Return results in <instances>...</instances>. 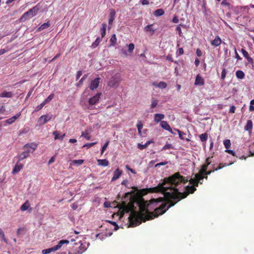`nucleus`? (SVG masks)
Wrapping results in <instances>:
<instances>
[{
	"instance_id": "nucleus-1",
	"label": "nucleus",
	"mask_w": 254,
	"mask_h": 254,
	"mask_svg": "<svg viewBox=\"0 0 254 254\" xmlns=\"http://www.w3.org/2000/svg\"><path fill=\"white\" fill-rule=\"evenodd\" d=\"M188 182L187 179L180 175V173L178 172L171 176L165 178L162 183H159L155 187L150 188L147 190H142V192L145 191L144 194H146L148 190L150 192H162L163 193L164 197L151 199V203L160 202L164 199H165V202L162 203L159 207L155 208L154 212H150L147 215L132 211L128 217L130 226H136L141 224L142 221L145 222L164 214L181 199L186 198L189 194L193 193L196 190L195 186H188L186 187V191L184 192H179V189L176 188L180 183L186 184Z\"/></svg>"
},
{
	"instance_id": "nucleus-2",
	"label": "nucleus",
	"mask_w": 254,
	"mask_h": 254,
	"mask_svg": "<svg viewBox=\"0 0 254 254\" xmlns=\"http://www.w3.org/2000/svg\"><path fill=\"white\" fill-rule=\"evenodd\" d=\"M37 147V144L34 143H27L23 146V149H27L26 150L22 152V153L18 154L15 158H16L19 161H20L24 159L27 158L31 152L29 148L32 149L33 152Z\"/></svg>"
},
{
	"instance_id": "nucleus-3",
	"label": "nucleus",
	"mask_w": 254,
	"mask_h": 254,
	"mask_svg": "<svg viewBox=\"0 0 254 254\" xmlns=\"http://www.w3.org/2000/svg\"><path fill=\"white\" fill-rule=\"evenodd\" d=\"M39 8L37 6H34L32 8L28 10L27 12H25L19 18L20 22L25 21L28 18H32L37 14L39 11Z\"/></svg>"
},
{
	"instance_id": "nucleus-4",
	"label": "nucleus",
	"mask_w": 254,
	"mask_h": 254,
	"mask_svg": "<svg viewBox=\"0 0 254 254\" xmlns=\"http://www.w3.org/2000/svg\"><path fill=\"white\" fill-rule=\"evenodd\" d=\"M122 80L121 76L119 73H116L112 77L108 82V85L111 87H118Z\"/></svg>"
},
{
	"instance_id": "nucleus-5",
	"label": "nucleus",
	"mask_w": 254,
	"mask_h": 254,
	"mask_svg": "<svg viewBox=\"0 0 254 254\" xmlns=\"http://www.w3.org/2000/svg\"><path fill=\"white\" fill-rule=\"evenodd\" d=\"M52 117V115H44L41 116L38 120V122L39 123L40 126H42L47 123L48 121L51 120Z\"/></svg>"
},
{
	"instance_id": "nucleus-6",
	"label": "nucleus",
	"mask_w": 254,
	"mask_h": 254,
	"mask_svg": "<svg viewBox=\"0 0 254 254\" xmlns=\"http://www.w3.org/2000/svg\"><path fill=\"white\" fill-rule=\"evenodd\" d=\"M68 243H69V241L66 240H62L60 241L57 245H56L53 247H52L51 248H49L50 253L54 252L59 250V249H60L61 248L62 246L64 244H68Z\"/></svg>"
},
{
	"instance_id": "nucleus-7",
	"label": "nucleus",
	"mask_w": 254,
	"mask_h": 254,
	"mask_svg": "<svg viewBox=\"0 0 254 254\" xmlns=\"http://www.w3.org/2000/svg\"><path fill=\"white\" fill-rule=\"evenodd\" d=\"M101 95V93H98L95 96L90 98L89 100V104L91 105H94L96 104L99 101Z\"/></svg>"
},
{
	"instance_id": "nucleus-8",
	"label": "nucleus",
	"mask_w": 254,
	"mask_h": 254,
	"mask_svg": "<svg viewBox=\"0 0 254 254\" xmlns=\"http://www.w3.org/2000/svg\"><path fill=\"white\" fill-rule=\"evenodd\" d=\"M100 78H96L91 81L90 89L91 90L96 89L99 85Z\"/></svg>"
},
{
	"instance_id": "nucleus-9",
	"label": "nucleus",
	"mask_w": 254,
	"mask_h": 254,
	"mask_svg": "<svg viewBox=\"0 0 254 254\" xmlns=\"http://www.w3.org/2000/svg\"><path fill=\"white\" fill-rule=\"evenodd\" d=\"M23 164L20 163V161L18 160L12 170V173L13 174H15L18 173L23 168Z\"/></svg>"
},
{
	"instance_id": "nucleus-10",
	"label": "nucleus",
	"mask_w": 254,
	"mask_h": 254,
	"mask_svg": "<svg viewBox=\"0 0 254 254\" xmlns=\"http://www.w3.org/2000/svg\"><path fill=\"white\" fill-rule=\"evenodd\" d=\"M194 84L198 86H202L204 84V79L199 74H197L195 77Z\"/></svg>"
},
{
	"instance_id": "nucleus-11",
	"label": "nucleus",
	"mask_w": 254,
	"mask_h": 254,
	"mask_svg": "<svg viewBox=\"0 0 254 254\" xmlns=\"http://www.w3.org/2000/svg\"><path fill=\"white\" fill-rule=\"evenodd\" d=\"M21 115V112H20L17 113L15 116L5 121V122L9 125L13 124L16 119L19 118Z\"/></svg>"
},
{
	"instance_id": "nucleus-12",
	"label": "nucleus",
	"mask_w": 254,
	"mask_h": 254,
	"mask_svg": "<svg viewBox=\"0 0 254 254\" xmlns=\"http://www.w3.org/2000/svg\"><path fill=\"white\" fill-rule=\"evenodd\" d=\"M116 17V12L114 9H110V12L109 14V24L112 25L113 21H114Z\"/></svg>"
},
{
	"instance_id": "nucleus-13",
	"label": "nucleus",
	"mask_w": 254,
	"mask_h": 254,
	"mask_svg": "<svg viewBox=\"0 0 254 254\" xmlns=\"http://www.w3.org/2000/svg\"><path fill=\"white\" fill-rule=\"evenodd\" d=\"M160 126L164 128V129L169 131V132L172 133V130L170 126V125L167 123L166 121H162L160 122Z\"/></svg>"
},
{
	"instance_id": "nucleus-14",
	"label": "nucleus",
	"mask_w": 254,
	"mask_h": 254,
	"mask_svg": "<svg viewBox=\"0 0 254 254\" xmlns=\"http://www.w3.org/2000/svg\"><path fill=\"white\" fill-rule=\"evenodd\" d=\"M78 243L79 246L78 247H76L75 248L78 249V253L82 254L87 249V246L86 244L81 243V241H79Z\"/></svg>"
},
{
	"instance_id": "nucleus-15",
	"label": "nucleus",
	"mask_w": 254,
	"mask_h": 254,
	"mask_svg": "<svg viewBox=\"0 0 254 254\" xmlns=\"http://www.w3.org/2000/svg\"><path fill=\"white\" fill-rule=\"evenodd\" d=\"M222 43V40L219 36L215 37V39L211 42V44L213 46H219Z\"/></svg>"
},
{
	"instance_id": "nucleus-16",
	"label": "nucleus",
	"mask_w": 254,
	"mask_h": 254,
	"mask_svg": "<svg viewBox=\"0 0 254 254\" xmlns=\"http://www.w3.org/2000/svg\"><path fill=\"white\" fill-rule=\"evenodd\" d=\"M164 118L165 116L164 114L157 113L154 115V121L156 123H158L161 122V120L164 119Z\"/></svg>"
},
{
	"instance_id": "nucleus-17",
	"label": "nucleus",
	"mask_w": 254,
	"mask_h": 254,
	"mask_svg": "<svg viewBox=\"0 0 254 254\" xmlns=\"http://www.w3.org/2000/svg\"><path fill=\"white\" fill-rule=\"evenodd\" d=\"M122 174V171H121L119 168H117L113 173V177L112 178V181H114L118 179L121 176Z\"/></svg>"
},
{
	"instance_id": "nucleus-18",
	"label": "nucleus",
	"mask_w": 254,
	"mask_h": 254,
	"mask_svg": "<svg viewBox=\"0 0 254 254\" xmlns=\"http://www.w3.org/2000/svg\"><path fill=\"white\" fill-rule=\"evenodd\" d=\"M152 24L148 25L146 26H145L144 29V31L146 32H149L150 35H152L154 33L155 31V29H153V28H152Z\"/></svg>"
},
{
	"instance_id": "nucleus-19",
	"label": "nucleus",
	"mask_w": 254,
	"mask_h": 254,
	"mask_svg": "<svg viewBox=\"0 0 254 254\" xmlns=\"http://www.w3.org/2000/svg\"><path fill=\"white\" fill-rule=\"evenodd\" d=\"M53 135L55 136V139H61L63 140L65 136V134H61L58 131H55L53 133Z\"/></svg>"
},
{
	"instance_id": "nucleus-20",
	"label": "nucleus",
	"mask_w": 254,
	"mask_h": 254,
	"mask_svg": "<svg viewBox=\"0 0 254 254\" xmlns=\"http://www.w3.org/2000/svg\"><path fill=\"white\" fill-rule=\"evenodd\" d=\"M98 165L102 166H107L109 165V161L107 159H98Z\"/></svg>"
},
{
	"instance_id": "nucleus-21",
	"label": "nucleus",
	"mask_w": 254,
	"mask_h": 254,
	"mask_svg": "<svg viewBox=\"0 0 254 254\" xmlns=\"http://www.w3.org/2000/svg\"><path fill=\"white\" fill-rule=\"evenodd\" d=\"M253 128V122L251 120H248L247 124L245 127V130L248 131H252Z\"/></svg>"
},
{
	"instance_id": "nucleus-22",
	"label": "nucleus",
	"mask_w": 254,
	"mask_h": 254,
	"mask_svg": "<svg viewBox=\"0 0 254 254\" xmlns=\"http://www.w3.org/2000/svg\"><path fill=\"white\" fill-rule=\"evenodd\" d=\"M13 96V93L11 92L3 91L0 94V97H6L11 98Z\"/></svg>"
},
{
	"instance_id": "nucleus-23",
	"label": "nucleus",
	"mask_w": 254,
	"mask_h": 254,
	"mask_svg": "<svg viewBox=\"0 0 254 254\" xmlns=\"http://www.w3.org/2000/svg\"><path fill=\"white\" fill-rule=\"evenodd\" d=\"M164 13V10L163 9L159 8L155 10L153 14L155 16H160L163 15Z\"/></svg>"
},
{
	"instance_id": "nucleus-24",
	"label": "nucleus",
	"mask_w": 254,
	"mask_h": 254,
	"mask_svg": "<svg viewBox=\"0 0 254 254\" xmlns=\"http://www.w3.org/2000/svg\"><path fill=\"white\" fill-rule=\"evenodd\" d=\"M30 207L29 202L28 200H26L21 206L20 207V209L21 211H25L27 210Z\"/></svg>"
},
{
	"instance_id": "nucleus-25",
	"label": "nucleus",
	"mask_w": 254,
	"mask_h": 254,
	"mask_svg": "<svg viewBox=\"0 0 254 254\" xmlns=\"http://www.w3.org/2000/svg\"><path fill=\"white\" fill-rule=\"evenodd\" d=\"M110 46H114L117 44V38L115 34L112 35L110 40Z\"/></svg>"
},
{
	"instance_id": "nucleus-26",
	"label": "nucleus",
	"mask_w": 254,
	"mask_h": 254,
	"mask_svg": "<svg viewBox=\"0 0 254 254\" xmlns=\"http://www.w3.org/2000/svg\"><path fill=\"white\" fill-rule=\"evenodd\" d=\"M176 130L177 131V132H178V133L179 134V137H180V138L181 139H182V140H186L188 142L190 141V139H189V138H185L184 137V136L186 135L185 133H184V132L181 131L179 129H176Z\"/></svg>"
},
{
	"instance_id": "nucleus-27",
	"label": "nucleus",
	"mask_w": 254,
	"mask_h": 254,
	"mask_svg": "<svg viewBox=\"0 0 254 254\" xmlns=\"http://www.w3.org/2000/svg\"><path fill=\"white\" fill-rule=\"evenodd\" d=\"M242 53L244 56V57L246 58L248 61H251L252 60V59L250 57L249 53L247 51H246L244 49H242Z\"/></svg>"
},
{
	"instance_id": "nucleus-28",
	"label": "nucleus",
	"mask_w": 254,
	"mask_h": 254,
	"mask_svg": "<svg viewBox=\"0 0 254 254\" xmlns=\"http://www.w3.org/2000/svg\"><path fill=\"white\" fill-rule=\"evenodd\" d=\"M81 136H83L86 140H89L90 139V136L89 135V131L88 129H86L84 131L81 133Z\"/></svg>"
},
{
	"instance_id": "nucleus-29",
	"label": "nucleus",
	"mask_w": 254,
	"mask_h": 254,
	"mask_svg": "<svg viewBox=\"0 0 254 254\" xmlns=\"http://www.w3.org/2000/svg\"><path fill=\"white\" fill-rule=\"evenodd\" d=\"M236 75L239 79H243L244 78L245 73L242 70H238L236 72Z\"/></svg>"
},
{
	"instance_id": "nucleus-30",
	"label": "nucleus",
	"mask_w": 254,
	"mask_h": 254,
	"mask_svg": "<svg viewBox=\"0 0 254 254\" xmlns=\"http://www.w3.org/2000/svg\"><path fill=\"white\" fill-rule=\"evenodd\" d=\"M50 26V24L49 22L44 23L43 24H42L38 29V31H41L44 29L47 28L49 27Z\"/></svg>"
},
{
	"instance_id": "nucleus-31",
	"label": "nucleus",
	"mask_w": 254,
	"mask_h": 254,
	"mask_svg": "<svg viewBox=\"0 0 254 254\" xmlns=\"http://www.w3.org/2000/svg\"><path fill=\"white\" fill-rule=\"evenodd\" d=\"M143 125L141 121H138L136 127L138 129V134L140 135H141V129L143 127Z\"/></svg>"
},
{
	"instance_id": "nucleus-32",
	"label": "nucleus",
	"mask_w": 254,
	"mask_h": 254,
	"mask_svg": "<svg viewBox=\"0 0 254 254\" xmlns=\"http://www.w3.org/2000/svg\"><path fill=\"white\" fill-rule=\"evenodd\" d=\"M208 134L207 133H204L199 135V138L202 142H205L208 138Z\"/></svg>"
},
{
	"instance_id": "nucleus-33",
	"label": "nucleus",
	"mask_w": 254,
	"mask_h": 254,
	"mask_svg": "<svg viewBox=\"0 0 254 254\" xmlns=\"http://www.w3.org/2000/svg\"><path fill=\"white\" fill-rule=\"evenodd\" d=\"M223 144H224L225 147L226 148V149H229L231 145V141L230 139L224 140L223 141Z\"/></svg>"
},
{
	"instance_id": "nucleus-34",
	"label": "nucleus",
	"mask_w": 254,
	"mask_h": 254,
	"mask_svg": "<svg viewBox=\"0 0 254 254\" xmlns=\"http://www.w3.org/2000/svg\"><path fill=\"white\" fill-rule=\"evenodd\" d=\"M158 101L157 99L152 98L151 100V104L150 105V108L153 109L155 108L158 105Z\"/></svg>"
},
{
	"instance_id": "nucleus-35",
	"label": "nucleus",
	"mask_w": 254,
	"mask_h": 254,
	"mask_svg": "<svg viewBox=\"0 0 254 254\" xmlns=\"http://www.w3.org/2000/svg\"><path fill=\"white\" fill-rule=\"evenodd\" d=\"M102 27L101 28V36H102V37H104L105 35H106V26H107V25L105 23H103L102 24Z\"/></svg>"
},
{
	"instance_id": "nucleus-36",
	"label": "nucleus",
	"mask_w": 254,
	"mask_h": 254,
	"mask_svg": "<svg viewBox=\"0 0 254 254\" xmlns=\"http://www.w3.org/2000/svg\"><path fill=\"white\" fill-rule=\"evenodd\" d=\"M202 175H204L203 174H201L200 172L198 173H197L195 175L194 178L196 179L197 181L201 182L200 181L203 180V177H202Z\"/></svg>"
},
{
	"instance_id": "nucleus-37",
	"label": "nucleus",
	"mask_w": 254,
	"mask_h": 254,
	"mask_svg": "<svg viewBox=\"0 0 254 254\" xmlns=\"http://www.w3.org/2000/svg\"><path fill=\"white\" fill-rule=\"evenodd\" d=\"M55 94L54 93L51 94L43 102L45 104L50 102L54 97Z\"/></svg>"
},
{
	"instance_id": "nucleus-38",
	"label": "nucleus",
	"mask_w": 254,
	"mask_h": 254,
	"mask_svg": "<svg viewBox=\"0 0 254 254\" xmlns=\"http://www.w3.org/2000/svg\"><path fill=\"white\" fill-rule=\"evenodd\" d=\"M167 87V84L166 82L163 81H160L159 83L157 84V87L161 88V89H164L166 88Z\"/></svg>"
},
{
	"instance_id": "nucleus-39",
	"label": "nucleus",
	"mask_w": 254,
	"mask_h": 254,
	"mask_svg": "<svg viewBox=\"0 0 254 254\" xmlns=\"http://www.w3.org/2000/svg\"><path fill=\"white\" fill-rule=\"evenodd\" d=\"M100 42H101V39H100V38H97L96 39V40L94 41V42L92 44V47L93 48H96V47H97L99 45Z\"/></svg>"
},
{
	"instance_id": "nucleus-40",
	"label": "nucleus",
	"mask_w": 254,
	"mask_h": 254,
	"mask_svg": "<svg viewBox=\"0 0 254 254\" xmlns=\"http://www.w3.org/2000/svg\"><path fill=\"white\" fill-rule=\"evenodd\" d=\"M83 162H84V160H82V159L73 160L72 161L73 164H74L75 165H82L83 164Z\"/></svg>"
},
{
	"instance_id": "nucleus-41",
	"label": "nucleus",
	"mask_w": 254,
	"mask_h": 254,
	"mask_svg": "<svg viewBox=\"0 0 254 254\" xmlns=\"http://www.w3.org/2000/svg\"><path fill=\"white\" fill-rule=\"evenodd\" d=\"M0 238L1 239L2 241H3L4 242L7 243V240L5 238L4 232L0 228Z\"/></svg>"
},
{
	"instance_id": "nucleus-42",
	"label": "nucleus",
	"mask_w": 254,
	"mask_h": 254,
	"mask_svg": "<svg viewBox=\"0 0 254 254\" xmlns=\"http://www.w3.org/2000/svg\"><path fill=\"white\" fill-rule=\"evenodd\" d=\"M127 46L128 52L129 53H132L134 49V45L133 43H130Z\"/></svg>"
},
{
	"instance_id": "nucleus-43",
	"label": "nucleus",
	"mask_w": 254,
	"mask_h": 254,
	"mask_svg": "<svg viewBox=\"0 0 254 254\" xmlns=\"http://www.w3.org/2000/svg\"><path fill=\"white\" fill-rule=\"evenodd\" d=\"M208 166H207L205 164H204L202 166L201 169L199 170V172H200L201 174H203L207 171Z\"/></svg>"
},
{
	"instance_id": "nucleus-44",
	"label": "nucleus",
	"mask_w": 254,
	"mask_h": 254,
	"mask_svg": "<svg viewBox=\"0 0 254 254\" xmlns=\"http://www.w3.org/2000/svg\"><path fill=\"white\" fill-rule=\"evenodd\" d=\"M109 143V141H107L104 145L102 146L101 151V154H103L105 150L106 149L107 147H108Z\"/></svg>"
},
{
	"instance_id": "nucleus-45",
	"label": "nucleus",
	"mask_w": 254,
	"mask_h": 254,
	"mask_svg": "<svg viewBox=\"0 0 254 254\" xmlns=\"http://www.w3.org/2000/svg\"><path fill=\"white\" fill-rule=\"evenodd\" d=\"M231 164H232V163H230L227 165H226V164H223L222 163H220L218 166L217 168H216V169H215V170H220L223 168L224 167L226 166V165H230Z\"/></svg>"
},
{
	"instance_id": "nucleus-46",
	"label": "nucleus",
	"mask_w": 254,
	"mask_h": 254,
	"mask_svg": "<svg viewBox=\"0 0 254 254\" xmlns=\"http://www.w3.org/2000/svg\"><path fill=\"white\" fill-rule=\"evenodd\" d=\"M226 74H227V70L225 68H224L222 70V72H221V78L222 79L224 80L225 78Z\"/></svg>"
},
{
	"instance_id": "nucleus-47",
	"label": "nucleus",
	"mask_w": 254,
	"mask_h": 254,
	"mask_svg": "<svg viewBox=\"0 0 254 254\" xmlns=\"http://www.w3.org/2000/svg\"><path fill=\"white\" fill-rule=\"evenodd\" d=\"M45 104L44 102H43L41 104H40L39 105H38L37 107H36L35 109V111H38L40 110L44 106Z\"/></svg>"
},
{
	"instance_id": "nucleus-48",
	"label": "nucleus",
	"mask_w": 254,
	"mask_h": 254,
	"mask_svg": "<svg viewBox=\"0 0 254 254\" xmlns=\"http://www.w3.org/2000/svg\"><path fill=\"white\" fill-rule=\"evenodd\" d=\"M97 142H92V143H87L83 145V147H87L88 148L91 147L96 144Z\"/></svg>"
},
{
	"instance_id": "nucleus-49",
	"label": "nucleus",
	"mask_w": 254,
	"mask_h": 254,
	"mask_svg": "<svg viewBox=\"0 0 254 254\" xmlns=\"http://www.w3.org/2000/svg\"><path fill=\"white\" fill-rule=\"evenodd\" d=\"M172 148V145L171 144H166L162 148V150L169 149Z\"/></svg>"
},
{
	"instance_id": "nucleus-50",
	"label": "nucleus",
	"mask_w": 254,
	"mask_h": 254,
	"mask_svg": "<svg viewBox=\"0 0 254 254\" xmlns=\"http://www.w3.org/2000/svg\"><path fill=\"white\" fill-rule=\"evenodd\" d=\"M166 59L171 62H174L175 63L177 64V62L176 61H174L173 59L172 58V56L171 55H168L166 57Z\"/></svg>"
},
{
	"instance_id": "nucleus-51",
	"label": "nucleus",
	"mask_w": 254,
	"mask_h": 254,
	"mask_svg": "<svg viewBox=\"0 0 254 254\" xmlns=\"http://www.w3.org/2000/svg\"><path fill=\"white\" fill-rule=\"evenodd\" d=\"M225 152L228 153H229V154H231L233 156H236L235 152L234 151L232 150H230V149H226Z\"/></svg>"
},
{
	"instance_id": "nucleus-52",
	"label": "nucleus",
	"mask_w": 254,
	"mask_h": 254,
	"mask_svg": "<svg viewBox=\"0 0 254 254\" xmlns=\"http://www.w3.org/2000/svg\"><path fill=\"white\" fill-rule=\"evenodd\" d=\"M168 163V162L167 161L162 162H160V163H157V164H156L155 165V167H157L160 166H164V165H165L167 164Z\"/></svg>"
},
{
	"instance_id": "nucleus-53",
	"label": "nucleus",
	"mask_w": 254,
	"mask_h": 254,
	"mask_svg": "<svg viewBox=\"0 0 254 254\" xmlns=\"http://www.w3.org/2000/svg\"><path fill=\"white\" fill-rule=\"evenodd\" d=\"M137 147L138 149H139L140 150H143L146 148L145 144H141L140 143L137 144Z\"/></svg>"
},
{
	"instance_id": "nucleus-54",
	"label": "nucleus",
	"mask_w": 254,
	"mask_h": 254,
	"mask_svg": "<svg viewBox=\"0 0 254 254\" xmlns=\"http://www.w3.org/2000/svg\"><path fill=\"white\" fill-rule=\"evenodd\" d=\"M126 168L127 170L130 171L132 174H136V172L134 170L130 168L128 165H126Z\"/></svg>"
},
{
	"instance_id": "nucleus-55",
	"label": "nucleus",
	"mask_w": 254,
	"mask_h": 254,
	"mask_svg": "<svg viewBox=\"0 0 254 254\" xmlns=\"http://www.w3.org/2000/svg\"><path fill=\"white\" fill-rule=\"evenodd\" d=\"M82 72L81 71L79 70V71H77L76 76V80H77L80 78V77L82 75Z\"/></svg>"
},
{
	"instance_id": "nucleus-56",
	"label": "nucleus",
	"mask_w": 254,
	"mask_h": 254,
	"mask_svg": "<svg viewBox=\"0 0 254 254\" xmlns=\"http://www.w3.org/2000/svg\"><path fill=\"white\" fill-rule=\"evenodd\" d=\"M71 208H72L73 210H76L77 207H78V204L77 202H75V203H73L71 205Z\"/></svg>"
},
{
	"instance_id": "nucleus-57",
	"label": "nucleus",
	"mask_w": 254,
	"mask_h": 254,
	"mask_svg": "<svg viewBox=\"0 0 254 254\" xmlns=\"http://www.w3.org/2000/svg\"><path fill=\"white\" fill-rule=\"evenodd\" d=\"M236 107L234 106H231L229 110V113H234L235 112Z\"/></svg>"
},
{
	"instance_id": "nucleus-58",
	"label": "nucleus",
	"mask_w": 254,
	"mask_h": 254,
	"mask_svg": "<svg viewBox=\"0 0 254 254\" xmlns=\"http://www.w3.org/2000/svg\"><path fill=\"white\" fill-rule=\"evenodd\" d=\"M196 54L198 57H201L202 56V53L200 50L197 49L196 51Z\"/></svg>"
},
{
	"instance_id": "nucleus-59",
	"label": "nucleus",
	"mask_w": 254,
	"mask_h": 254,
	"mask_svg": "<svg viewBox=\"0 0 254 254\" xmlns=\"http://www.w3.org/2000/svg\"><path fill=\"white\" fill-rule=\"evenodd\" d=\"M42 253L43 254H48L50 253V249H45L42 250Z\"/></svg>"
},
{
	"instance_id": "nucleus-60",
	"label": "nucleus",
	"mask_w": 254,
	"mask_h": 254,
	"mask_svg": "<svg viewBox=\"0 0 254 254\" xmlns=\"http://www.w3.org/2000/svg\"><path fill=\"white\" fill-rule=\"evenodd\" d=\"M172 22L174 23H177L179 22V19L177 16H174L172 19Z\"/></svg>"
},
{
	"instance_id": "nucleus-61",
	"label": "nucleus",
	"mask_w": 254,
	"mask_h": 254,
	"mask_svg": "<svg viewBox=\"0 0 254 254\" xmlns=\"http://www.w3.org/2000/svg\"><path fill=\"white\" fill-rule=\"evenodd\" d=\"M141 3L142 5H148L149 2L148 0H141Z\"/></svg>"
},
{
	"instance_id": "nucleus-62",
	"label": "nucleus",
	"mask_w": 254,
	"mask_h": 254,
	"mask_svg": "<svg viewBox=\"0 0 254 254\" xmlns=\"http://www.w3.org/2000/svg\"><path fill=\"white\" fill-rule=\"evenodd\" d=\"M55 160V156H53L49 161L48 162V164H51L52 163H53V162H54Z\"/></svg>"
},
{
	"instance_id": "nucleus-63",
	"label": "nucleus",
	"mask_w": 254,
	"mask_h": 254,
	"mask_svg": "<svg viewBox=\"0 0 254 254\" xmlns=\"http://www.w3.org/2000/svg\"><path fill=\"white\" fill-rule=\"evenodd\" d=\"M196 182V179L195 178L191 179L189 181L190 183V184H192V185H194V184H195Z\"/></svg>"
},
{
	"instance_id": "nucleus-64",
	"label": "nucleus",
	"mask_w": 254,
	"mask_h": 254,
	"mask_svg": "<svg viewBox=\"0 0 254 254\" xmlns=\"http://www.w3.org/2000/svg\"><path fill=\"white\" fill-rule=\"evenodd\" d=\"M176 30L178 32L179 34L181 35V34L182 33V29L179 26H177Z\"/></svg>"
}]
</instances>
